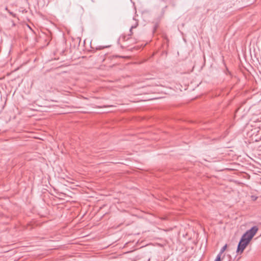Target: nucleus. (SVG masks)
Listing matches in <instances>:
<instances>
[{"mask_svg": "<svg viewBox=\"0 0 261 261\" xmlns=\"http://www.w3.org/2000/svg\"><path fill=\"white\" fill-rule=\"evenodd\" d=\"M257 230V227L254 226L242 236L237 247V252L238 253L241 254L243 252Z\"/></svg>", "mask_w": 261, "mask_h": 261, "instance_id": "1", "label": "nucleus"}, {"mask_svg": "<svg viewBox=\"0 0 261 261\" xmlns=\"http://www.w3.org/2000/svg\"><path fill=\"white\" fill-rule=\"evenodd\" d=\"M134 20H135L136 22H135V23L134 25H133L130 28V30H129L130 34L128 35L129 36H131L133 34L132 29L137 28V26L138 25V21L136 19H135L134 18Z\"/></svg>", "mask_w": 261, "mask_h": 261, "instance_id": "2", "label": "nucleus"}, {"mask_svg": "<svg viewBox=\"0 0 261 261\" xmlns=\"http://www.w3.org/2000/svg\"><path fill=\"white\" fill-rule=\"evenodd\" d=\"M227 245L226 244L223 247H222L218 254H220L221 256L222 254L225 251Z\"/></svg>", "mask_w": 261, "mask_h": 261, "instance_id": "3", "label": "nucleus"}, {"mask_svg": "<svg viewBox=\"0 0 261 261\" xmlns=\"http://www.w3.org/2000/svg\"><path fill=\"white\" fill-rule=\"evenodd\" d=\"M221 255L220 254H218L215 258V261H221Z\"/></svg>", "mask_w": 261, "mask_h": 261, "instance_id": "4", "label": "nucleus"}, {"mask_svg": "<svg viewBox=\"0 0 261 261\" xmlns=\"http://www.w3.org/2000/svg\"><path fill=\"white\" fill-rule=\"evenodd\" d=\"M112 107V106H103V107Z\"/></svg>", "mask_w": 261, "mask_h": 261, "instance_id": "5", "label": "nucleus"}, {"mask_svg": "<svg viewBox=\"0 0 261 261\" xmlns=\"http://www.w3.org/2000/svg\"><path fill=\"white\" fill-rule=\"evenodd\" d=\"M10 14L12 15L13 16H15V15L13 14V13L12 12H10Z\"/></svg>", "mask_w": 261, "mask_h": 261, "instance_id": "6", "label": "nucleus"}, {"mask_svg": "<svg viewBox=\"0 0 261 261\" xmlns=\"http://www.w3.org/2000/svg\"><path fill=\"white\" fill-rule=\"evenodd\" d=\"M12 25H13V26H14V25H15V23H14V22H13V21H12Z\"/></svg>", "mask_w": 261, "mask_h": 261, "instance_id": "7", "label": "nucleus"}]
</instances>
